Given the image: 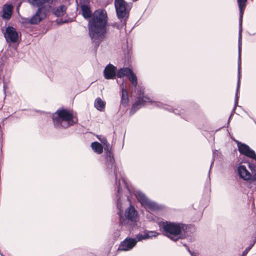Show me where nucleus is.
<instances>
[{
	"label": "nucleus",
	"instance_id": "f257e3e1",
	"mask_svg": "<svg viewBox=\"0 0 256 256\" xmlns=\"http://www.w3.org/2000/svg\"><path fill=\"white\" fill-rule=\"evenodd\" d=\"M80 8L84 18H89L88 27L92 41L98 46L107 32V13L104 10H97L92 14L90 8L86 4H82Z\"/></svg>",
	"mask_w": 256,
	"mask_h": 256
},
{
	"label": "nucleus",
	"instance_id": "f03ea898",
	"mask_svg": "<svg viewBox=\"0 0 256 256\" xmlns=\"http://www.w3.org/2000/svg\"><path fill=\"white\" fill-rule=\"evenodd\" d=\"M105 167L108 170H113L116 178V183L117 185V192H136L134 187L126 182V179L121 176L118 183L117 180L118 178V173L116 171L115 166V160L114 154L110 150L105 151Z\"/></svg>",
	"mask_w": 256,
	"mask_h": 256
},
{
	"label": "nucleus",
	"instance_id": "7ed1b4c3",
	"mask_svg": "<svg viewBox=\"0 0 256 256\" xmlns=\"http://www.w3.org/2000/svg\"><path fill=\"white\" fill-rule=\"evenodd\" d=\"M52 120L55 127L57 128H67L78 121L72 112L66 109L58 110L53 114Z\"/></svg>",
	"mask_w": 256,
	"mask_h": 256
},
{
	"label": "nucleus",
	"instance_id": "20e7f679",
	"mask_svg": "<svg viewBox=\"0 0 256 256\" xmlns=\"http://www.w3.org/2000/svg\"><path fill=\"white\" fill-rule=\"evenodd\" d=\"M114 6L116 16L120 22V24L114 23L112 26L118 30H121L126 25L132 5L130 4L127 3L124 0H114Z\"/></svg>",
	"mask_w": 256,
	"mask_h": 256
},
{
	"label": "nucleus",
	"instance_id": "39448f33",
	"mask_svg": "<svg viewBox=\"0 0 256 256\" xmlns=\"http://www.w3.org/2000/svg\"><path fill=\"white\" fill-rule=\"evenodd\" d=\"M159 226L166 236L174 241H176L180 238V235L184 230V225L180 223L166 221L160 222Z\"/></svg>",
	"mask_w": 256,
	"mask_h": 256
},
{
	"label": "nucleus",
	"instance_id": "423d86ee",
	"mask_svg": "<svg viewBox=\"0 0 256 256\" xmlns=\"http://www.w3.org/2000/svg\"><path fill=\"white\" fill-rule=\"evenodd\" d=\"M240 10V32L238 36V80L236 95H238V92L240 87V52L242 48V22L244 10L246 8V4L247 0H237Z\"/></svg>",
	"mask_w": 256,
	"mask_h": 256
},
{
	"label": "nucleus",
	"instance_id": "0eeeda50",
	"mask_svg": "<svg viewBox=\"0 0 256 256\" xmlns=\"http://www.w3.org/2000/svg\"><path fill=\"white\" fill-rule=\"evenodd\" d=\"M138 90V92H139V93L138 94V99L132 105V111H134V112H135L136 111L140 109L142 106L146 105V102H151L154 106H156L158 108H164V110H168L170 112H172V108L170 106L162 104L160 102H152L150 100L149 98L144 96V90L142 88H140V90Z\"/></svg>",
	"mask_w": 256,
	"mask_h": 256
},
{
	"label": "nucleus",
	"instance_id": "6e6552de",
	"mask_svg": "<svg viewBox=\"0 0 256 256\" xmlns=\"http://www.w3.org/2000/svg\"><path fill=\"white\" fill-rule=\"evenodd\" d=\"M250 172L244 165L240 166L238 168V172L240 176L245 180H250L254 184H256V160L248 162Z\"/></svg>",
	"mask_w": 256,
	"mask_h": 256
},
{
	"label": "nucleus",
	"instance_id": "1a4fd4ad",
	"mask_svg": "<svg viewBox=\"0 0 256 256\" xmlns=\"http://www.w3.org/2000/svg\"><path fill=\"white\" fill-rule=\"evenodd\" d=\"M4 36L6 42L10 46L14 44H18L21 38V34L18 32L15 28L10 26L6 28Z\"/></svg>",
	"mask_w": 256,
	"mask_h": 256
},
{
	"label": "nucleus",
	"instance_id": "9d476101",
	"mask_svg": "<svg viewBox=\"0 0 256 256\" xmlns=\"http://www.w3.org/2000/svg\"><path fill=\"white\" fill-rule=\"evenodd\" d=\"M138 202L146 208L152 210H158L163 208L162 205H160L150 200L144 193H136V194Z\"/></svg>",
	"mask_w": 256,
	"mask_h": 256
},
{
	"label": "nucleus",
	"instance_id": "9b49d317",
	"mask_svg": "<svg viewBox=\"0 0 256 256\" xmlns=\"http://www.w3.org/2000/svg\"><path fill=\"white\" fill-rule=\"evenodd\" d=\"M234 142L237 144L238 150L241 154L251 158L252 159L251 161L256 160V154L254 150H252L248 145L238 140H234Z\"/></svg>",
	"mask_w": 256,
	"mask_h": 256
},
{
	"label": "nucleus",
	"instance_id": "f8f14e48",
	"mask_svg": "<svg viewBox=\"0 0 256 256\" xmlns=\"http://www.w3.org/2000/svg\"><path fill=\"white\" fill-rule=\"evenodd\" d=\"M48 9L46 6L39 8L36 14L30 19V24H36L44 20L46 17Z\"/></svg>",
	"mask_w": 256,
	"mask_h": 256
},
{
	"label": "nucleus",
	"instance_id": "ddd939ff",
	"mask_svg": "<svg viewBox=\"0 0 256 256\" xmlns=\"http://www.w3.org/2000/svg\"><path fill=\"white\" fill-rule=\"evenodd\" d=\"M136 244V238H126L120 243L118 249L123 251L129 250L132 249Z\"/></svg>",
	"mask_w": 256,
	"mask_h": 256
},
{
	"label": "nucleus",
	"instance_id": "4468645a",
	"mask_svg": "<svg viewBox=\"0 0 256 256\" xmlns=\"http://www.w3.org/2000/svg\"><path fill=\"white\" fill-rule=\"evenodd\" d=\"M116 68L112 64L107 65L104 69V75L106 79L114 80L116 76Z\"/></svg>",
	"mask_w": 256,
	"mask_h": 256
},
{
	"label": "nucleus",
	"instance_id": "2eb2a0df",
	"mask_svg": "<svg viewBox=\"0 0 256 256\" xmlns=\"http://www.w3.org/2000/svg\"><path fill=\"white\" fill-rule=\"evenodd\" d=\"M125 216L128 220L132 222H136L138 219V212L133 206H130L126 210Z\"/></svg>",
	"mask_w": 256,
	"mask_h": 256
},
{
	"label": "nucleus",
	"instance_id": "dca6fc26",
	"mask_svg": "<svg viewBox=\"0 0 256 256\" xmlns=\"http://www.w3.org/2000/svg\"><path fill=\"white\" fill-rule=\"evenodd\" d=\"M158 234V233H156L155 232L153 231H150L148 232H144L142 233H140L139 234H138L136 238V242L139 241H141L143 240H146L149 238H151L152 237H155Z\"/></svg>",
	"mask_w": 256,
	"mask_h": 256
},
{
	"label": "nucleus",
	"instance_id": "f3484780",
	"mask_svg": "<svg viewBox=\"0 0 256 256\" xmlns=\"http://www.w3.org/2000/svg\"><path fill=\"white\" fill-rule=\"evenodd\" d=\"M13 6L11 4H4L3 6L2 18L5 20H10L12 14Z\"/></svg>",
	"mask_w": 256,
	"mask_h": 256
},
{
	"label": "nucleus",
	"instance_id": "a211bd4d",
	"mask_svg": "<svg viewBox=\"0 0 256 256\" xmlns=\"http://www.w3.org/2000/svg\"><path fill=\"white\" fill-rule=\"evenodd\" d=\"M121 88L122 93L120 104L122 106H126L129 102L128 92L123 85L121 86Z\"/></svg>",
	"mask_w": 256,
	"mask_h": 256
},
{
	"label": "nucleus",
	"instance_id": "6ab92c4d",
	"mask_svg": "<svg viewBox=\"0 0 256 256\" xmlns=\"http://www.w3.org/2000/svg\"><path fill=\"white\" fill-rule=\"evenodd\" d=\"M66 10V6L64 5H61L54 9L53 13L57 17L63 16Z\"/></svg>",
	"mask_w": 256,
	"mask_h": 256
},
{
	"label": "nucleus",
	"instance_id": "aec40b11",
	"mask_svg": "<svg viewBox=\"0 0 256 256\" xmlns=\"http://www.w3.org/2000/svg\"><path fill=\"white\" fill-rule=\"evenodd\" d=\"M132 71V70L128 68H120L118 70L116 76L120 78H123L124 76H126L128 77Z\"/></svg>",
	"mask_w": 256,
	"mask_h": 256
},
{
	"label": "nucleus",
	"instance_id": "412c9836",
	"mask_svg": "<svg viewBox=\"0 0 256 256\" xmlns=\"http://www.w3.org/2000/svg\"><path fill=\"white\" fill-rule=\"evenodd\" d=\"M50 0H28V2L32 6L40 8L42 6L46 3L49 2Z\"/></svg>",
	"mask_w": 256,
	"mask_h": 256
},
{
	"label": "nucleus",
	"instance_id": "4be33fe9",
	"mask_svg": "<svg viewBox=\"0 0 256 256\" xmlns=\"http://www.w3.org/2000/svg\"><path fill=\"white\" fill-rule=\"evenodd\" d=\"M91 146L92 149L97 154H100L102 152L103 148L102 144L99 142H92L91 144Z\"/></svg>",
	"mask_w": 256,
	"mask_h": 256
},
{
	"label": "nucleus",
	"instance_id": "5701e85b",
	"mask_svg": "<svg viewBox=\"0 0 256 256\" xmlns=\"http://www.w3.org/2000/svg\"><path fill=\"white\" fill-rule=\"evenodd\" d=\"M94 106L98 110L102 111L104 109L105 104L100 98H97L94 102Z\"/></svg>",
	"mask_w": 256,
	"mask_h": 256
},
{
	"label": "nucleus",
	"instance_id": "b1692460",
	"mask_svg": "<svg viewBox=\"0 0 256 256\" xmlns=\"http://www.w3.org/2000/svg\"><path fill=\"white\" fill-rule=\"evenodd\" d=\"M128 78L132 84V86L136 89L138 84V80L136 74L132 72V71Z\"/></svg>",
	"mask_w": 256,
	"mask_h": 256
},
{
	"label": "nucleus",
	"instance_id": "393cba45",
	"mask_svg": "<svg viewBox=\"0 0 256 256\" xmlns=\"http://www.w3.org/2000/svg\"><path fill=\"white\" fill-rule=\"evenodd\" d=\"M121 198L122 196L120 194V193H118V194L116 195V204H117V208L120 210V212H122V202L121 201Z\"/></svg>",
	"mask_w": 256,
	"mask_h": 256
},
{
	"label": "nucleus",
	"instance_id": "a878e982",
	"mask_svg": "<svg viewBox=\"0 0 256 256\" xmlns=\"http://www.w3.org/2000/svg\"><path fill=\"white\" fill-rule=\"evenodd\" d=\"M100 140L104 144V151H107L111 150V146L105 138H103L102 139H100Z\"/></svg>",
	"mask_w": 256,
	"mask_h": 256
},
{
	"label": "nucleus",
	"instance_id": "bb28decb",
	"mask_svg": "<svg viewBox=\"0 0 256 256\" xmlns=\"http://www.w3.org/2000/svg\"><path fill=\"white\" fill-rule=\"evenodd\" d=\"M254 246V244H251L249 246L246 248V250L242 252V256H246L249 250L252 248Z\"/></svg>",
	"mask_w": 256,
	"mask_h": 256
},
{
	"label": "nucleus",
	"instance_id": "cd10ccee",
	"mask_svg": "<svg viewBox=\"0 0 256 256\" xmlns=\"http://www.w3.org/2000/svg\"><path fill=\"white\" fill-rule=\"evenodd\" d=\"M184 246H185L186 248V250H188V252H190V255L192 256H197L196 254L194 252H192L190 248H188V247L186 244H184Z\"/></svg>",
	"mask_w": 256,
	"mask_h": 256
},
{
	"label": "nucleus",
	"instance_id": "c85d7f7f",
	"mask_svg": "<svg viewBox=\"0 0 256 256\" xmlns=\"http://www.w3.org/2000/svg\"><path fill=\"white\" fill-rule=\"evenodd\" d=\"M175 114H178V110H174L173 111H172Z\"/></svg>",
	"mask_w": 256,
	"mask_h": 256
},
{
	"label": "nucleus",
	"instance_id": "c756f323",
	"mask_svg": "<svg viewBox=\"0 0 256 256\" xmlns=\"http://www.w3.org/2000/svg\"><path fill=\"white\" fill-rule=\"evenodd\" d=\"M3 87H4V92H5V90H6V84H5L4 82V86Z\"/></svg>",
	"mask_w": 256,
	"mask_h": 256
},
{
	"label": "nucleus",
	"instance_id": "7c9ffc66",
	"mask_svg": "<svg viewBox=\"0 0 256 256\" xmlns=\"http://www.w3.org/2000/svg\"><path fill=\"white\" fill-rule=\"evenodd\" d=\"M214 160H212V164H211L210 167H212V164H213V163H214Z\"/></svg>",
	"mask_w": 256,
	"mask_h": 256
}]
</instances>
